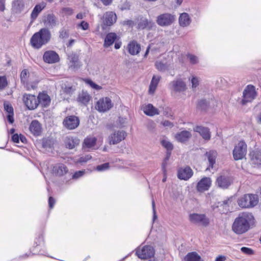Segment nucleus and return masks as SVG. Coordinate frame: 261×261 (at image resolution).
Here are the masks:
<instances>
[{
    "mask_svg": "<svg viewBox=\"0 0 261 261\" xmlns=\"http://www.w3.org/2000/svg\"><path fill=\"white\" fill-rule=\"evenodd\" d=\"M117 35L114 33H108L105 39L103 46L107 48L112 45L117 39Z\"/></svg>",
    "mask_w": 261,
    "mask_h": 261,
    "instance_id": "c85d7f7f",
    "label": "nucleus"
},
{
    "mask_svg": "<svg viewBox=\"0 0 261 261\" xmlns=\"http://www.w3.org/2000/svg\"><path fill=\"white\" fill-rule=\"evenodd\" d=\"M247 145L244 141L239 142L234 147L233 155L235 160L242 159L246 154Z\"/></svg>",
    "mask_w": 261,
    "mask_h": 261,
    "instance_id": "9d476101",
    "label": "nucleus"
},
{
    "mask_svg": "<svg viewBox=\"0 0 261 261\" xmlns=\"http://www.w3.org/2000/svg\"><path fill=\"white\" fill-rule=\"evenodd\" d=\"M251 161L253 164L261 165V151L254 150L250 153Z\"/></svg>",
    "mask_w": 261,
    "mask_h": 261,
    "instance_id": "393cba45",
    "label": "nucleus"
},
{
    "mask_svg": "<svg viewBox=\"0 0 261 261\" xmlns=\"http://www.w3.org/2000/svg\"><path fill=\"white\" fill-rule=\"evenodd\" d=\"M143 111L146 115L150 116H153L159 114L158 110L151 104H148L144 106L143 107Z\"/></svg>",
    "mask_w": 261,
    "mask_h": 261,
    "instance_id": "7c9ffc66",
    "label": "nucleus"
},
{
    "mask_svg": "<svg viewBox=\"0 0 261 261\" xmlns=\"http://www.w3.org/2000/svg\"><path fill=\"white\" fill-rule=\"evenodd\" d=\"M255 87L253 85H248L243 91V99L241 103L246 105L248 102H251L256 96Z\"/></svg>",
    "mask_w": 261,
    "mask_h": 261,
    "instance_id": "0eeeda50",
    "label": "nucleus"
},
{
    "mask_svg": "<svg viewBox=\"0 0 261 261\" xmlns=\"http://www.w3.org/2000/svg\"><path fill=\"white\" fill-rule=\"evenodd\" d=\"M185 261H203L200 256L195 252L188 253L184 258Z\"/></svg>",
    "mask_w": 261,
    "mask_h": 261,
    "instance_id": "4c0bfd02",
    "label": "nucleus"
},
{
    "mask_svg": "<svg viewBox=\"0 0 261 261\" xmlns=\"http://www.w3.org/2000/svg\"><path fill=\"white\" fill-rule=\"evenodd\" d=\"M194 130L199 133L204 140H208L210 139L211 134L208 128L201 126H197L194 128Z\"/></svg>",
    "mask_w": 261,
    "mask_h": 261,
    "instance_id": "a878e982",
    "label": "nucleus"
},
{
    "mask_svg": "<svg viewBox=\"0 0 261 261\" xmlns=\"http://www.w3.org/2000/svg\"><path fill=\"white\" fill-rule=\"evenodd\" d=\"M226 259L225 256L219 255L216 258L215 261H226Z\"/></svg>",
    "mask_w": 261,
    "mask_h": 261,
    "instance_id": "69168bd1",
    "label": "nucleus"
},
{
    "mask_svg": "<svg viewBox=\"0 0 261 261\" xmlns=\"http://www.w3.org/2000/svg\"><path fill=\"white\" fill-rule=\"evenodd\" d=\"M91 97L87 92L82 91L80 93L77 99L78 102L84 105H87L90 101Z\"/></svg>",
    "mask_w": 261,
    "mask_h": 261,
    "instance_id": "c9c22d12",
    "label": "nucleus"
},
{
    "mask_svg": "<svg viewBox=\"0 0 261 261\" xmlns=\"http://www.w3.org/2000/svg\"><path fill=\"white\" fill-rule=\"evenodd\" d=\"M96 139L95 137H87L85 139L83 146L84 148H91L95 146Z\"/></svg>",
    "mask_w": 261,
    "mask_h": 261,
    "instance_id": "58836bf2",
    "label": "nucleus"
},
{
    "mask_svg": "<svg viewBox=\"0 0 261 261\" xmlns=\"http://www.w3.org/2000/svg\"><path fill=\"white\" fill-rule=\"evenodd\" d=\"M68 37V33L65 30H61L60 32V38L62 39L66 38Z\"/></svg>",
    "mask_w": 261,
    "mask_h": 261,
    "instance_id": "13d9d810",
    "label": "nucleus"
},
{
    "mask_svg": "<svg viewBox=\"0 0 261 261\" xmlns=\"http://www.w3.org/2000/svg\"><path fill=\"white\" fill-rule=\"evenodd\" d=\"M109 167V163H105L96 167V170L98 171H103L107 170Z\"/></svg>",
    "mask_w": 261,
    "mask_h": 261,
    "instance_id": "3c124183",
    "label": "nucleus"
},
{
    "mask_svg": "<svg viewBox=\"0 0 261 261\" xmlns=\"http://www.w3.org/2000/svg\"><path fill=\"white\" fill-rule=\"evenodd\" d=\"M19 140L22 142V143H26L27 142V139L26 138L22 135H19Z\"/></svg>",
    "mask_w": 261,
    "mask_h": 261,
    "instance_id": "338daca9",
    "label": "nucleus"
},
{
    "mask_svg": "<svg viewBox=\"0 0 261 261\" xmlns=\"http://www.w3.org/2000/svg\"><path fill=\"white\" fill-rule=\"evenodd\" d=\"M127 49L130 55H136L139 53L141 46L136 41H132L128 43Z\"/></svg>",
    "mask_w": 261,
    "mask_h": 261,
    "instance_id": "4be33fe9",
    "label": "nucleus"
},
{
    "mask_svg": "<svg viewBox=\"0 0 261 261\" xmlns=\"http://www.w3.org/2000/svg\"><path fill=\"white\" fill-rule=\"evenodd\" d=\"M37 99L39 104H40L43 107L48 106L50 102L49 96L44 93H40Z\"/></svg>",
    "mask_w": 261,
    "mask_h": 261,
    "instance_id": "2f4dec72",
    "label": "nucleus"
},
{
    "mask_svg": "<svg viewBox=\"0 0 261 261\" xmlns=\"http://www.w3.org/2000/svg\"><path fill=\"white\" fill-rule=\"evenodd\" d=\"M254 223V218L252 214L242 213L234 219L231 229L237 234H242L248 231Z\"/></svg>",
    "mask_w": 261,
    "mask_h": 261,
    "instance_id": "f257e3e1",
    "label": "nucleus"
},
{
    "mask_svg": "<svg viewBox=\"0 0 261 261\" xmlns=\"http://www.w3.org/2000/svg\"><path fill=\"white\" fill-rule=\"evenodd\" d=\"M189 80L191 84L192 90L196 91L200 83L199 78L196 76L192 75L189 77Z\"/></svg>",
    "mask_w": 261,
    "mask_h": 261,
    "instance_id": "ea45409f",
    "label": "nucleus"
},
{
    "mask_svg": "<svg viewBox=\"0 0 261 261\" xmlns=\"http://www.w3.org/2000/svg\"><path fill=\"white\" fill-rule=\"evenodd\" d=\"M241 251L244 254H246L247 255H252L254 253V251L248 247H243L241 248Z\"/></svg>",
    "mask_w": 261,
    "mask_h": 261,
    "instance_id": "09e8293b",
    "label": "nucleus"
},
{
    "mask_svg": "<svg viewBox=\"0 0 261 261\" xmlns=\"http://www.w3.org/2000/svg\"><path fill=\"white\" fill-rule=\"evenodd\" d=\"M45 7V5L43 3L37 4L35 6L31 14L32 22L34 21L37 18L39 13L44 9Z\"/></svg>",
    "mask_w": 261,
    "mask_h": 261,
    "instance_id": "bb28decb",
    "label": "nucleus"
},
{
    "mask_svg": "<svg viewBox=\"0 0 261 261\" xmlns=\"http://www.w3.org/2000/svg\"><path fill=\"white\" fill-rule=\"evenodd\" d=\"M188 58L191 64H195L198 62V57L195 55L189 54L188 55Z\"/></svg>",
    "mask_w": 261,
    "mask_h": 261,
    "instance_id": "8fccbe9b",
    "label": "nucleus"
},
{
    "mask_svg": "<svg viewBox=\"0 0 261 261\" xmlns=\"http://www.w3.org/2000/svg\"><path fill=\"white\" fill-rule=\"evenodd\" d=\"M193 175V171L189 167L180 168L178 171V177L180 179L187 180Z\"/></svg>",
    "mask_w": 261,
    "mask_h": 261,
    "instance_id": "a211bd4d",
    "label": "nucleus"
},
{
    "mask_svg": "<svg viewBox=\"0 0 261 261\" xmlns=\"http://www.w3.org/2000/svg\"><path fill=\"white\" fill-rule=\"evenodd\" d=\"M7 84L6 77L5 76H0V89H4Z\"/></svg>",
    "mask_w": 261,
    "mask_h": 261,
    "instance_id": "de8ad7c7",
    "label": "nucleus"
},
{
    "mask_svg": "<svg viewBox=\"0 0 261 261\" xmlns=\"http://www.w3.org/2000/svg\"><path fill=\"white\" fill-rule=\"evenodd\" d=\"M13 114H8L7 116V119L8 121L10 123H13L14 122V119H13Z\"/></svg>",
    "mask_w": 261,
    "mask_h": 261,
    "instance_id": "0e129e2a",
    "label": "nucleus"
},
{
    "mask_svg": "<svg viewBox=\"0 0 261 261\" xmlns=\"http://www.w3.org/2000/svg\"><path fill=\"white\" fill-rule=\"evenodd\" d=\"M84 81L85 82V83L89 85L91 87H92V88H93L94 89L99 90L101 89V87L96 84L95 83H94L93 81H92L90 80L86 79L84 80Z\"/></svg>",
    "mask_w": 261,
    "mask_h": 261,
    "instance_id": "49530a36",
    "label": "nucleus"
},
{
    "mask_svg": "<svg viewBox=\"0 0 261 261\" xmlns=\"http://www.w3.org/2000/svg\"><path fill=\"white\" fill-rule=\"evenodd\" d=\"M91 155L87 154L80 157V158L77 159L75 162L76 163H86L89 160H91Z\"/></svg>",
    "mask_w": 261,
    "mask_h": 261,
    "instance_id": "a18cd8bd",
    "label": "nucleus"
},
{
    "mask_svg": "<svg viewBox=\"0 0 261 261\" xmlns=\"http://www.w3.org/2000/svg\"><path fill=\"white\" fill-rule=\"evenodd\" d=\"M23 101L27 108L31 110H35L39 105L37 97L32 94H24L23 95Z\"/></svg>",
    "mask_w": 261,
    "mask_h": 261,
    "instance_id": "f8f14e48",
    "label": "nucleus"
},
{
    "mask_svg": "<svg viewBox=\"0 0 261 261\" xmlns=\"http://www.w3.org/2000/svg\"><path fill=\"white\" fill-rule=\"evenodd\" d=\"M191 137V134L190 132L184 130L177 134L175 138L178 142H184L187 141Z\"/></svg>",
    "mask_w": 261,
    "mask_h": 261,
    "instance_id": "72a5a7b5",
    "label": "nucleus"
},
{
    "mask_svg": "<svg viewBox=\"0 0 261 261\" xmlns=\"http://www.w3.org/2000/svg\"><path fill=\"white\" fill-rule=\"evenodd\" d=\"M191 22V19L189 14L187 13H183L180 14L179 17V25L182 27L188 26Z\"/></svg>",
    "mask_w": 261,
    "mask_h": 261,
    "instance_id": "f704fd0d",
    "label": "nucleus"
},
{
    "mask_svg": "<svg viewBox=\"0 0 261 261\" xmlns=\"http://www.w3.org/2000/svg\"><path fill=\"white\" fill-rule=\"evenodd\" d=\"M79 26L83 30H87L89 28V24L85 21H82L81 23L79 24Z\"/></svg>",
    "mask_w": 261,
    "mask_h": 261,
    "instance_id": "5fc2aeb1",
    "label": "nucleus"
},
{
    "mask_svg": "<svg viewBox=\"0 0 261 261\" xmlns=\"http://www.w3.org/2000/svg\"><path fill=\"white\" fill-rule=\"evenodd\" d=\"M189 220L191 223L204 227L209 226L211 224L210 219L204 214H190Z\"/></svg>",
    "mask_w": 261,
    "mask_h": 261,
    "instance_id": "20e7f679",
    "label": "nucleus"
},
{
    "mask_svg": "<svg viewBox=\"0 0 261 261\" xmlns=\"http://www.w3.org/2000/svg\"><path fill=\"white\" fill-rule=\"evenodd\" d=\"M63 92L67 94H71L75 90V88L71 85L68 84H63L61 86Z\"/></svg>",
    "mask_w": 261,
    "mask_h": 261,
    "instance_id": "79ce46f5",
    "label": "nucleus"
},
{
    "mask_svg": "<svg viewBox=\"0 0 261 261\" xmlns=\"http://www.w3.org/2000/svg\"><path fill=\"white\" fill-rule=\"evenodd\" d=\"M43 61L48 64L57 63L60 60L58 54L53 50L46 51L43 56Z\"/></svg>",
    "mask_w": 261,
    "mask_h": 261,
    "instance_id": "2eb2a0df",
    "label": "nucleus"
},
{
    "mask_svg": "<svg viewBox=\"0 0 261 261\" xmlns=\"http://www.w3.org/2000/svg\"><path fill=\"white\" fill-rule=\"evenodd\" d=\"M212 185V180L210 177L202 178L197 185V190L198 191L202 192L207 191L211 187Z\"/></svg>",
    "mask_w": 261,
    "mask_h": 261,
    "instance_id": "f3484780",
    "label": "nucleus"
},
{
    "mask_svg": "<svg viewBox=\"0 0 261 261\" xmlns=\"http://www.w3.org/2000/svg\"><path fill=\"white\" fill-rule=\"evenodd\" d=\"M55 203V200L52 197H49L48 199V204L50 208H52Z\"/></svg>",
    "mask_w": 261,
    "mask_h": 261,
    "instance_id": "052dcab7",
    "label": "nucleus"
},
{
    "mask_svg": "<svg viewBox=\"0 0 261 261\" xmlns=\"http://www.w3.org/2000/svg\"><path fill=\"white\" fill-rule=\"evenodd\" d=\"M29 129L35 136H39L41 132V126L37 120H33L30 124Z\"/></svg>",
    "mask_w": 261,
    "mask_h": 261,
    "instance_id": "5701e85b",
    "label": "nucleus"
},
{
    "mask_svg": "<svg viewBox=\"0 0 261 261\" xmlns=\"http://www.w3.org/2000/svg\"><path fill=\"white\" fill-rule=\"evenodd\" d=\"M62 11L66 15H70L73 13V10L70 8H64Z\"/></svg>",
    "mask_w": 261,
    "mask_h": 261,
    "instance_id": "6e6d98bb",
    "label": "nucleus"
},
{
    "mask_svg": "<svg viewBox=\"0 0 261 261\" xmlns=\"http://www.w3.org/2000/svg\"><path fill=\"white\" fill-rule=\"evenodd\" d=\"M205 155H206L209 162V166L206 168V170H210L211 168H212L213 167V165L215 163L217 153L216 151L211 150L206 152Z\"/></svg>",
    "mask_w": 261,
    "mask_h": 261,
    "instance_id": "c756f323",
    "label": "nucleus"
},
{
    "mask_svg": "<svg viewBox=\"0 0 261 261\" xmlns=\"http://www.w3.org/2000/svg\"><path fill=\"white\" fill-rule=\"evenodd\" d=\"M175 20V16L173 14L166 13L159 15L156 18V23L161 27L171 25Z\"/></svg>",
    "mask_w": 261,
    "mask_h": 261,
    "instance_id": "6e6552de",
    "label": "nucleus"
},
{
    "mask_svg": "<svg viewBox=\"0 0 261 261\" xmlns=\"http://www.w3.org/2000/svg\"><path fill=\"white\" fill-rule=\"evenodd\" d=\"M24 8L23 0H15L13 4V8L16 10V12H21Z\"/></svg>",
    "mask_w": 261,
    "mask_h": 261,
    "instance_id": "a19ab883",
    "label": "nucleus"
},
{
    "mask_svg": "<svg viewBox=\"0 0 261 261\" xmlns=\"http://www.w3.org/2000/svg\"><path fill=\"white\" fill-rule=\"evenodd\" d=\"M63 124L66 128L70 130L74 129L79 125L80 120L75 116H69L64 119Z\"/></svg>",
    "mask_w": 261,
    "mask_h": 261,
    "instance_id": "4468645a",
    "label": "nucleus"
},
{
    "mask_svg": "<svg viewBox=\"0 0 261 261\" xmlns=\"http://www.w3.org/2000/svg\"><path fill=\"white\" fill-rule=\"evenodd\" d=\"M117 16L115 13L113 12H107L103 16V24L101 27L103 29L105 27L111 26L116 21Z\"/></svg>",
    "mask_w": 261,
    "mask_h": 261,
    "instance_id": "dca6fc26",
    "label": "nucleus"
},
{
    "mask_svg": "<svg viewBox=\"0 0 261 261\" xmlns=\"http://www.w3.org/2000/svg\"><path fill=\"white\" fill-rule=\"evenodd\" d=\"M216 184L222 189H227L231 184V180L228 176L221 175L217 178Z\"/></svg>",
    "mask_w": 261,
    "mask_h": 261,
    "instance_id": "aec40b11",
    "label": "nucleus"
},
{
    "mask_svg": "<svg viewBox=\"0 0 261 261\" xmlns=\"http://www.w3.org/2000/svg\"><path fill=\"white\" fill-rule=\"evenodd\" d=\"M20 80L28 90L34 89L37 83L33 73H30L27 69H23L20 74Z\"/></svg>",
    "mask_w": 261,
    "mask_h": 261,
    "instance_id": "39448f33",
    "label": "nucleus"
},
{
    "mask_svg": "<svg viewBox=\"0 0 261 261\" xmlns=\"http://www.w3.org/2000/svg\"><path fill=\"white\" fill-rule=\"evenodd\" d=\"M50 38L51 34L49 31L46 28H43L32 36L30 43L33 48L39 49L43 45L47 44Z\"/></svg>",
    "mask_w": 261,
    "mask_h": 261,
    "instance_id": "f03ea898",
    "label": "nucleus"
},
{
    "mask_svg": "<svg viewBox=\"0 0 261 261\" xmlns=\"http://www.w3.org/2000/svg\"><path fill=\"white\" fill-rule=\"evenodd\" d=\"M85 173V170H81L78 171L74 173V174L72 176V178L73 179H77L82 176H83Z\"/></svg>",
    "mask_w": 261,
    "mask_h": 261,
    "instance_id": "864d4df0",
    "label": "nucleus"
},
{
    "mask_svg": "<svg viewBox=\"0 0 261 261\" xmlns=\"http://www.w3.org/2000/svg\"><path fill=\"white\" fill-rule=\"evenodd\" d=\"M126 136V133L124 130H115L108 137L110 144H117L123 140Z\"/></svg>",
    "mask_w": 261,
    "mask_h": 261,
    "instance_id": "9b49d317",
    "label": "nucleus"
},
{
    "mask_svg": "<svg viewBox=\"0 0 261 261\" xmlns=\"http://www.w3.org/2000/svg\"><path fill=\"white\" fill-rule=\"evenodd\" d=\"M64 143L67 148L72 149L79 145L80 140L77 137L67 136L65 138Z\"/></svg>",
    "mask_w": 261,
    "mask_h": 261,
    "instance_id": "6ab92c4d",
    "label": "nucleus"
},
{
    "mask_svg": "<svg viewBox=\"0 0 261 261\" xmlns=\"http://www.w3.org/2000/svg\"><path fill=\"white\" fill-rule=\"evenodd\" d=\"M155 67L156 69L160 71H165L169 68L167 64L163 63L161 61H156L155 63Z\"/></svg>",
    "mask_w": 261,
    "mask_h": 261,
    "instance_id": "c03bdc74",
    "label": "nucleus"
},
{
    "mask_svg": "<svg viewBox=\"0 0 261 261\" xmlns=\"http://www.w3.org/2000/svg\"><path fill=\"white\" fill-rule=\"evenodd\" d=\"M169 88L173 93H181L187 89L186 83L180 79L171 81L169 84Z\"/></svg>",
    "mask_w": 261,
    "mask_h": 261,
    "instance_id": "1a4fd4ad",
    "label": "nucleus"
},
{
    "mask_svg": "<svg viewBox=\"0 0 261 261\" xmlns=\"http://www.w3.org/2000/svg\"><path fill=\"white\" fill-rule=\"evenodd\" d=\"M152 211H153V221H154V220L156 219L157 216L156 215V211H155V202L153 199L152 200Z\"/></svg>",
    "mask_w": 261,
    "mask_h": 261,
    "instance_id": "4d7b16f0",
    "label": "nucleus"
},
{
    "mask_svg": "<svg viewBox=\"0 0 261 261\" xmlns=\"http://www.w3.org/2000/svg\"><path fill=\"white\" fill-rule=\"evenodd\" d=\"M12 140L14 143H18L19 142V135L17 134H13L12 136Z\"/></svg>",
    "mask_w": 261,
    "mask_h": 261,
    "instance_id": "bf43d9fd",
    "label": "nucleus"
},
{
    "mask_svg": "<svg viewBox=\"0 0 261 261\" xmlns=\"http://www.w3.org/2000/svg\"><path fill=\"white\" fill-rule=\"evenodd\" d=\"M112 106L111 100L108 97H103L97 101L95 108L99 112H105L109 110Z\"/></svg>",
    "mask_w": 261,
    "mask_h": 261,
    "instance_id": "ddd939ff",
    "label": "nucleus"
},
{
    "mask_svg": "<svg viewBox=\"0 0 261 261\" xmlns=\"http://www.w3.org/2000/svg\"><path fill=\"white\" fill-rule=\"evenodd\" d=\"M258 203V197L256 194H247L238 199V204L242 208H251Z\"/></svg>",
    "mask_w": 261,
    "mask_h": 261,
    "instance_id": "7ed1b4c3",
    "label": "nucleus"
},
{
    "mask_svg": "<svg viewBox=\"0 0 261 261\" xmlns=\"http://www.w3.org/2000/svg\"><path fill=\"white\" fill-rule=\"evenodd\" d=\"M162 124L163 125H164V126H167V127H171L173 126V124L170 122L168 120H165V121H163L162 122Z\"/></svg>",
    "mask_w": 261,
    "mask_h": 261,
    "instance_id": "680f3d73",
    "label": "nucleus"
},
{
    "mask_svg": "<svg viewBox=\"0 0 261 261\" xmlns=\"http://www.w3.org/2000/svg\"><path fill=\"white\" fill-rule=\"evenodd\" d=\"M160 79H161L160 76L153 75V76L152 77V80L151 81L150 86H149V93L150 94L154 93Z\"/></svg>",
    "mask_w": 261,
    "mask_h": 261,
    "instance_id": "e433bc0d",
    "label": "nucleus"
},
{
    "mask_svg": "<svg viewBox=\"0 0 261 261\" xmlns=\"http://www.w3.org/2000/svg\"><path fill=\"white\" fill-rule=\"evenodd\" d=\"M4 109L8 114H13V108L11 105L4 103Z\"/></svg>",
    "mask_w": 261,
    "mask_h": 261,
    "instance_id": "603ef678",
    "label": "nucleus"
},
{
    "mask_svg": "<svg viewBox=\"0 0 261 261\" xmlns=\"http://www.w3.org/2000/svg\"><path fill=\"white\" fill-rule=\"evenodd\" d=\"M102 3L105 5H110L112 2L113 0H101Z\"/></svg>",
    "mask_w": 261,
    "mask_h": 261,
    "instance_id": "774afa93",
    "label": "nucleus"
},
{
    "mask_svg": "<svg viewBox=\"0 0 261 261\" xmlns=\"http://www.w3.org/2000/svg\"><path fill=\"white\" fill-rule=\"evenodd\" d=\"M5 1L6 0H0V11H4L5 9Z\"/></svg>",
    "mask_w": 261,
    "mask_h": 261,
    "instance_id": "e2e57ef3",
    "label": "nucleus"
},
{
    "mask_svg": "<svg viewBox=\"0 0 261 261\" xmlns=\"http://www.w3.org/2000/svg\"><path fill=\"white\" fill-rule=\"evenodd\" d=\"M53 171L58 176H62L67 172L68 169L65 165L59 164L54 167Z\"/></svg>",
    "mask_w": 261,
    "mask_h": 261,
    "instance_id": "cd10ccee",
    "label": "nucleus"
},
{
    "mask_svg": "<svg viewBox=\"0 0 261 261\" xmlns=\"http://www.w3.org/2000/svg\"><path fill=\"white\" fill-rule=\"evenodd\" d=\"M44 25L48 28H53L56 25L57 20L53 14H48L43 20Z\"/></svg>",
    "mask_w": 261,
    "mask_h": 261,
    "instance_id": "473e14b6",
    "label": "nucleus"
},
{
    "mask_svg": "<svg viewBox=\"0 0 261 261\" xmlns=\"http://www.w3.org/2000/svg\"><path fill=\"white\" fill-rule=\"evenodd\" d=\"M68 59L69 61V67L73 70L77 69L80 66V62L79 61L78 57L73 54L68 56Z\"/></svg>",
    "mask_w": 261,
    "mask_h": 261,
    "instance_id": "b1692460",
    "label": "nucleus"
},
{
    "mask_svg": "<svg viewBox=\"0 0 261 261\" xmlns=\"http://www.w3.org/2000/svg\"><path fill=\"white\" fill-rule=\"evenodd\" d=\"M151 27V22L148 21L147 19H143L140 20L138 23V28L144 29L146 28H150Z\"/></svg>",
    "mask_w": 261,
    "mask_h": 261,
    "instance_id": "37998d69",
    "label": "nucleus"
},
{
    "mask_svg": "<svg viewBox=\"0 0 261 261\" xmlns=\"http://www.w3.org/2000/svg\"><path fill=\"white\" fill-rule=\"evenodd\" d=\"M154 250L151 246H139L136 249V255L140 259H145L153 256Z\"/></svg>",
    "mask_w": 261,
    "mask_h": 261,
    "instance_id": "423d86ee",
    "label": "nucleus"
},
{
    "mask_svg": "<svg viewBox=\"0 0 261 261\" xmlns=\"http://www.w3.org/2000/svg\"><path fill=\"white\" fill-rule=\"evenodd\" d=\"M161 144L162 146L164 147H165L168 151L167 156L165 158V161L162 164V168L164 170L166 166V162L168 160L169 158L170 155V153H169V151H170L173 149V146L172 144L168 140L166 139H162V140L161 141Z\"/></svg>",
    "mask_w": 261,
    "mask_h": 261,
    "instance_id": "412c9836",
    "label": "nucleus"
}]
</instances>
